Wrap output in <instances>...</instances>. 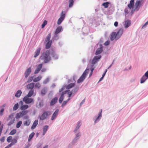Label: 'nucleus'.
<instances>
[{
    "mask_svg": "<svg viewBox=\"0 0 148 148\" xmlns=\"http://www.w3.org/2000/svg\"><path fill=\"white\" fill-rule=\"evenodd\" d=\"M40 58L44 61L43 62L45 64L49 62L51 59L49 51L47 50L43 52L40 57Z\"/></svg>",
    "mask_w": 148,
    "mask_h": 148,
    "instance_id": "nucleus-1",
    "label": "nucleus"
},
{
    "mask_svg": "<svg viewBox=\"0 0 148 148\" xmlns=\"http://www.w3.org/2000/svg\"><path fill=\"white\" fill-rule=\"evenodd\" d=\"M89 69L87 68L84 72L82 75H81L80 78L78 80L77 82L79 83L83 82L85 79L86 76L87 75Z\"/></svg>",
    "mask_w": 148,
    "mask_h": 148,
    "instance_id": "nucleus-2",
    "label": "nucleus"
},
{
    "mask_svg": "<svg viewBox=\"0 0 148 148\" xmlns=\"http://www.w3.org/2000/svg\"><path fill=\"white\" fill-rule=\"evenodd\" d=\"M51 114L50 111H45L41 115L40 117V119L41 120H43L47 119L48 116H50Z\"/></svg>",
    "mask_w": 148,
    "mask_h": 148,
    "instance_id": "nucleus-3",
    "label": "nucleus"
},
{
    "mask_svg": "<svg viewBox=\"0 0 148 148\" xmlns=\"http://www.w3.org/2000/svg\"><path fill=\"white\" fill-rule=\"evenodd\" d=\"M143 3V0H138L135 2L134 10L138 11Z\"/></svg>",
    "mask_w": 148,
    "mask_h": 148,
    "instance_id": "nucleus-4",
    "label": "nucleus"
},
{
    "mask_svg": "<svg viewBox=\"0 0 148 148\" xmlns=\"http://www.w3.org/2000/svg\"><path fill=\"white\" fill-rule=\"evenodd\" d=\"M29 97L25 96L23 99V101L26 104L34 103V99Z\"/></svg>",
    "mask_w": 148,
    "mask_h": 148,
    "instance_id": "nucleus-5",
    "label": "nucleus"
},
{
    "mask_svg": "<svg viewBox=\"0 0 148 148\" xmlns=\"http://www.w3.org/2000/svg\"><path fill=\"white\" fill-rule=\"evenodd\" d=\"M13 115L12 114H10L8 116L7 121H9L7 125L8 126L11 125L13 124L15 121V118L13 117Z\"/></svg>",
    "mask_w": 148,
    "mask_h": 148,
    "instance_id": "nucleus-6",
    "label": "nucleus"
},
{
    "mask_svg": "<svg viewBox=\"0 0 148 148\" xmlns=\"http://www.w3.org/2000/svg\"><path fill=\"white\" fill-rule=\"evenodd\" d=\"M65 17V14L64 13V12L62 11L60 15V17L57 21V24L60 25L62 22L64 20Z\"/></svg>",
    "mask_w": 148,
    "mask_h": 148,
    "instance_id": "nucleus-7",
    "label": "nucleus"
},
{
    "mask_svg": "<svg viewBox=\"0 0 148 148\" xmlns=\"http://www.w3.org/2000/svg\"><path fill=\"white\" fill-rule=\"evenodd\" d=\"M28 112V111L27 110L23 111L21 112L17 113L15 116V118L16 119H18L22 117L24 115H25L27 114Z\"/></svg>",
    "mask_w": 148,
    "mask_h": 148,
    "instance_id": "nucleus-8",
    "label": "nucleus"
},
{
    "mask_svg": "<svg viewBox=\"0 0 148 148\" xmlns=\"http://www.w3.org/2000/svg\"><path fill=\"white\" fill-rule=\"evenodd\" d=\"M101 56L100 55L98 56H95L92 60V64H96L98 60L101 59Z\"/></svg>",
    "mask_w": 148,
    "mask_h": 148,
    "instance_id": "nucleus-9",
    "label": "nucleus"
},
{
    "mask_svg": "<svg viewBox=\"0 0 148 148\" xmlns=\"http://www.w3.org/2000/svg\"><path fill=\"white\" fill-rule=\"evenodd\" d=\"M19 104L21 106L20 108L22 110H25L28 108L29 107L27 105H23V102L22 101H20L19 102Z\"/></svg>",
    "mask_w": 148,
    "mask_h": 148,
    "instance_id": "nucleus-10",
    "label": "nucleus"
},
{
    "mask_svg": "<svg viewBox=\"0 0 148 148\" xmlns=\"http://www.w3.org/2000/svg\"><path fill=\"white\" fill-rule=\"evenodd\" d=\"M68 91L67 92V95H68V97H70L72 94L74 95V94L77 91V88H75L73 89L71 91H70L69 90H68Z\"/></svg>",
    "mask_w": 148,
    "mask_h": 148,
    "instance_id": "nucleus-11",
    "label": "nucleus"
},
{
    "mask_svg": "<svg viewBox=\"0 0 148 148\" xmlns=\"http://www.w3.org/2000/svg\"><path fill=\"white\" fill-rule=\"evenodd\" d=\"M42 67V64H39L37 66L36 69L34 71L35 74L38 73L40 71Z\"/></svg>",
    "mask_w": 148,
    "mask_h": 148,
    "instance_id": "nucleus-12",
    "label": "nucleus"
},
{
    "mask_svg": "<svg viewBox=\"0 0 148 148\" xmlns=\"http://www.w3.org/2000/svg\"><path fill=\"white\" fill-rule=\"evenodd\" d=\"M123 32V30L122 29H120L117 33V39L119 38L122 35Z\"/></svg>",
    "mask_w": 148,
    "mask_h": 148,
    "instance_id": "nucleus-13",
    "label": "nucleus"
},
{
    "mask_svg": "<svg viewBox=\"0 0 148 148\" xmlns=\"http://www.w3.org/2000/svg\"><path fill=\"white\" fill-rule=\"evenodd\" d=\"M58 111L59 110L58 109H57L54 112L51 118V120H54L56 117L58 115Z\"/></svg>",
    "mask_w": 148,
    "mask_h": 148,
    "instance_id": "nucleus-14",
    "label": "nucleus"
},
{
    "mask_svg": "<svg viewBox=\"0 0 148 148\" xmlns=\"http://www.w3.org/2000/svg\"><path fill=\"white\" fill-rule=\"evenodd\" d=\"M31 72V68L30 67L28 68L26 70L25 73V77L27 78L30 74Z\"/></svg>",
    "mask_w": 148,
    "mask_h": 148,
    "instance_id": "nucleus-15",
    "label": "nucleus"
},
{
    "mask_svg": "<svg viewBox=\"0 0 148 148\" xmlns=\"http://www.w3.org/2000/svg\"><path fill=\"white\" fill-rule=\"evenodd\" d=\"M62 29V27L61 26H59L56 29L54 33L55 35H57L60 32Z\"/></svg>",
    "mask_w": 148,
    "mask_h": 148,
    "instance_id": "nucleus-16",
    "label": "nucleus"
},
{
    "mask_svg": "<svg viewBox=\"0 0 148 148\" xmlns=\"http://www.w3.org/2000/svg\"><path fill=\"white\" fill-rule=\"evenodd\" d=\"M34 83H32L28 84L26 86L27 89L28 90H33L32 89L34 87Z\"/></svg>",
    "mask_w": 148,
    "mask_h": 148,
    "instance_id": "nucleus-17",
    "label": "nucleus"
},
{
    "mask_svg": "<svg viewBox=\"0 0 148 148\" xmlns=\"http://www.w3.org/2000/svg\"><path fill=\"white\" fill-rule=\"evenodd\" d=\"M68 90H66L64 92H62V94L59 99V102L60 103H61L62 102V101L64 99V95L67 92H68Z\"/></svg>",
    "mask_w": 148,
    "mask_h": 148,
    "instance_id": "nucleus-18",
    "label": "nucleus"
},
{
    "mask_svg": "<svg viewBox=\"0 0 148 148\" xmlns=\"http://www.w3.org/2000/svg\"><path fill=\"white\" fill-rule=\"evenodd\" d=\"M41 49V48L40 47L36 49V50L34 53V58H36L39 55V54H40Z\"/></svg>",
    "mask_w": 148,
    "mask_h": 148,
    "instance_id": "nucleus-19",
    "label": "nucleus"
},
{
    "mask_svg": "<svg viewBox=\"0 0 148 148\" xmlns=\"http://www.w3.org/2000/svg\"><path fill=\"white\" fill-rule=\"evenodd\" d=\"M115 38L117 39L116 33L115 32H112L110 40L112 41Z\"/></svg>",
    "mask_w": 148,
    "mask_h": 148,
    "instance_id": "nucleus-20",
    "label": "nucleus"
},
{
    "mask_svg": "<svg viewBox=\"0 0 148 148\" xmlns=\"http://www.w3.org/2000/svg\"><path fill=\"white\" fill-rule=\"evenodd\" d=\"M134 0H131L130 3L128 5V7L130 9H131L134 6Z\"/></svg>",
    "mask_w": 148,
    "mask_h": 148,
    "instance_id": "nucleus-21",
    "label": "nucleus"
},
{
    "mask_svg": "<svg viewBox=\"0 0 148 148\" xmlns=\"http://www.w3.org/2000/svg\"><path fill=\"white\" fill-rule=\"evenodd\" d=\"M58 100V98L57 97H55L50 102V106H52L54 105L57 102Z\"/></svg>",
    "mask_w": 148,
    "mask_h": 148,
    "instance_id": "nucleus-22",
    "label": "nucleus"
},
{
    "mask_svg": "<svg viewBox=\"0 0 148 148\" xmlns=\"http://www.w3.org/2000/svg\"><path fill=\"white\" fill-rule=\"evenodd\" d=\"M102 47L101 45L100 47V48H98L97 50L95 53V54L96 55L99 54L102 52Z\"/></svg>",
    "mask_w": 148,
    "mask_h": 148,
    "instance_id": "nucleus-23",
    "label": "nucleus"
},
{
    "mask_svg": "<svg viewBox=\"0 0 148 148\" xmlns=\"http://www.w3.org/2000/svg\"><path fill=\"white\" fill-rule=\"evenodd\" d=\"M131 24V21L129 20H127L125 21V28H128Z\"/></svg>",
    "mask_w": 148,
    "mask_h": 148,
    "instance_id": "nucleus-24",
    "label": "nucleus"
},
{
    "mask_svg": "<svg viewBox=\"0 0 148 148\" xmlns=\"http://www.w3.org/2000/svg\"><path fill=\"white\" fill-rule=\"evenodd\" d=\"M46 42H45V43ZM47 42L46 46H45V48L46 49H48L50 48L51 46V43H52V40H51V41H48L46 42Z\"/></svg>",
    "mask_w": 148,
    "mask_h": 148,
    "instance_id": "nucleus-25",
    "label": "nucleus"
},
{
    "mask_svg": "<svg viewBox=\"0 0 148 148\" xmlns=\"http://www.w3.org/2000/svg\"><path fill=\"white\" fill-rule=\"evenodd\" d=\"M102 111V110H101L100 112H99V116H98V117L96 118V119L95 120V123H97V122L99 121V120L100 119V118L101 117V116H102V114H101Z\"/></svg>",
    "mask_w": 148,
    "mask_h": 148,
    "instance_id": "nucleus-26",
    "label": "nucleus"
},
{
    "mask_svg": "<svg viewBox=\"0 0 148 148\" xmlns=\"http://www.w3.org/2000/svg\"><path fill=\"white\" fill-rule=\"evenodd\" d=\"M38 120H35L34 122L33 123L32 127L31 129H34L35 128L36 126L38 124Z\"/></svg>",
    "mask_w": 148,
    "mask_h": 148,
    "instance_id": "nucleus-27",
    "label": "nucleus"
},
{
    "mask_svg": "<svg viewBox=\"0 0 148 148\" xmlns=\"http://www.w3.org/2000/svg\"><path fill=\"white\" fill-rule=\"evenodd\" d=\"M17 142V140L16 139H14L11 140V143L9 144L10 146L11 147L12 146L14 145Z\"/></svg>",
    "mask_w": 148,
    "mask_h": 148,
    "instance_id": "nucleus-28",
    "label": "nucleus"
},
{
    "mask_svg": "<svg viewBox=\"0 0 148 148\" xmlns=\"http://www.w3.org/2000/svg\"><path fill=\"white\" fill-rule=\"evenodd\" d=\"M22 92L21 90H18L15 94V96L17 97H19L21 95Z\"/></svg>",
    "mask_w": 148,
    "mask_h": 148,
    "instance_id": "nucleus-29",
    "label": "nucleus"
},
{
    "mask_svg": "<svg viewBox=\"0 0 148 148\" xmlns=\"http://www.w3.org/2000/svg\"><path fill=\"white\" fill-rule=\"evenodd\" d=\"M51 33H50L48 34L45 39V42L51 41L50 39L51 38Z\"/></svg>",
    "mask_w": 148,
    "mask_h": 148,
    "instance_id": "nucleus-30",
    "label": "nucleus"
},
{
    "mask_svg": "<svg viewBox=\"0 0 148 148\" xmlns=\"http://www.w3.org/2000/svg\"><path fill=\"white\" fill-rule=\"evenodd\" d=\"M148 78L144 75H143L141 79L140 83L142 84Z\"/></svg>",
    "mask_w": 148,
    "mask_h": 148,
    "instance_id": "nucleus-31",
    "label": "nucleus"
},
{
    "mask_svg": "<svg viewBox=\"0 0 148 148\" xmlns=\"http://www.w3.org/2000/svg\"><path fill=\"white\" fill-rule=\"evenodd\" d=\"M34 93V91L33 90H30L26 96L31 97L33 95Z\"/></svg>",
    "mask_w": 148,
    "mask_h": 148,
    "instance_id": "nucleus-32",
    "label": "nucleus"
},
{
    "mask_svg": "<svg viewBox=\"0 0 148 148\" xmlns=\"http://www.w3.org/2000/svg\"><path fill=\"white\" fill-rule=\"evenodd\" d=\"M42 78V77L40 76H38L37 77L35 78L34 79L33 82H37L40 81Z\"/></svg>",
    "mask_w": 148,
    "mask_h": 148,
    "instance_id": "nucleus-33",
    "label": "nucleus"
},
{
    "mask_svg": "<svg viewBox=\"0 0 148 148\" xmlns=\"http://www.w3.org/2000/svg\"><path fill=\"white\" fill-rule=\"evenodd\" d=\"M75 85V84L74 83H71L69 85H68L66 86V89H69L71 88H72L73 87H74Z\"/></svg>",
    "mask_w": 148,
    "mask_h": 148,
    "instance_id": "nucleus-34",
    "label": "nucleus"
},
{
    "mask_svg": "<svg viewBox=\"0 0 148 148\" xmlns=\"http://www.w3.org/2000/svg\"><path fill=\"white\" fill-rule=\"evenodd\" d=\"M80 123L81 122L80 121H78L77 122V125L76 127V128L74 131V132H75V133L76 132L77 130L79 129V127H80L81 125Z\"/></svg>",
    "mask_w": 148,
    "mask_h": 148,
    "instance_id": "nucleus-35",
    "label": "nucleus"
},
{
    "mask_svg": "<svg viewBox=\"0 0 148 148\" xmlns=\"http://www.w3.org/2000/svg\"><path fill=\"white\" fill-rule=\"evenodd\" d=\"M48 129V126L47 125H46L44 126V128H43V135H44L46 132L47 130Z\"/></svg>",
    "mask_w": 148,
    "mask_h": 148,
    "instance_id": "nucleus-36",
    "label": "nucleus"
},
{
    "mask_svg": "<svg viewBox=\"0 0 148 148\" xmlns=\"http://www.w3.org/2000/svg\"><path fill=\"white\" fill-rule=\"evenodd\" d=\"M34 133L32 132L29 135V138L28 139V141L29 142L32 139V138L34 136Z\"/></svg>",
    "mask_w": 148,
    "mask_h": 148,
    "instance_id": "nucleus-37",
    "label": "nucleus"
},
{
    "mask_svg": "<svg viewBox=\"0 0 148 148\" xmlns=\"http://www.w3.org/2000/svg\"><path fill=\"white\" fill-rule=\"evenodd\" d=\"M47 92V88H44L41 90V93L42 95H45Z\"/></svg>",
    "mask_w": 148,
    "mask_h": 148,
    "instance_id": "nucleus-38",
    "label": "nucleus"
},
{
    "mask_svg": "<svg viewBox=\"0 0 148 148\" xmlns=\"http://www.w3.org/2000/svg\"><path fill=\"white\" fill-rule=\"evenodd\" d=\"M74 3V1L73 0H69V8L72 7Z\"/></svg>",
    "mask_w": 148,
    "mask_h": 148,
    "instance_id": "nucleus-39",
    "label": "nucleus"
},
{
    "mask_svg": "<svg viewBox=\"0 0 148 148\" xmlns=\"http://www.w3.org/2000/svg\"><path fill=\"white\" fill-rule=\"evenodd\" d=\"M109 4L110 3L109 2H107L103 3L102 4V5L104 6L105 8H107L108 7Z\"/></svg>",
    "mask_w": 148,
    "mask_h": 148,
    "instance_id": "nucleus-40",
    "label": "nucleus"
},
{
    "mask_svg": "<svg viewBox=\"0 0 148 148\" xmlns=\"http://www.w3.org/2000/svg\"><path fill=\"white\" fill-rule=\"evenodd\" d=\"M33 78L34 77L33 76L29 77L27 82L28 83L31 82L33 80Z\"/></svg>",
    "mask_w": 148,
    "mask_h": 148,
    "instance_id": "nucleus-41",
    "label": "nucleus"
},
{
    "mask_svg": "<svg viewBox=\"0 0 148 148\" xmlns=\"http://www.w3.org/2000/svg\"><path fill=\"white\" fill-rule=\"evenodd\" d=\"M22 124V121H19L17 122L16 124V127L17 128H19L20 127Z\"/></svg>",
    "mask_w": 148,
    "mask_h": 148,
    "instance_id": "nucleus-42",
    "label": "nucleus"
},
{
    "mask_svg": "<svg viewBox=\"0 0 148 148\" xmlns=\"http://www.w3.org/2000/svg\"><path fill=\"white\" fill-rule=\"evenodd\" d=\"M70 98L69 97L67 100L64 101L62 104V107H64L65 105L70 100Z\"/></svg>",
    "mask_w": 148,
    "mask_h": 148,
    "instance_id": "nucleus-43",
    "label": "nucleus"
},
{
    "mask_svg": "<svg viewBox=\"0 0 148 148\" xmlns=\"http://www.w3.org/2000/svg\"><path fill=\"white\" fill-rule=\"evenodd\" d=\"M18 107V103H17L16 104H15L13 108V110L14 111L16 110L17 109Z\"/></svg>",
    "mask_w": 148,
    "mask_h": 148,
    "instance_id": "nucleus-44",
    "label": "nucleus"
},
{
    "mask_svg": "<svg viewBox=\"0 0 148 148\" xmlns=\"http://www.w3.org/2000/svg\"><path fill=\"white\" fill-rule=\"evenodd\" d=\"M30 123V122L29 120H28L24 122V124L25 125L28 126L29 125Z\"/></svg>",
    "mask_w": 148,
    "mask_h": 148,
    "instance_id": "nucleus-45",
    "label": "nucleus"
},
{
    "mask_svg": "<svg viewBox=\"0 0 148 148\" xmlns=\"http://www.w3.org/2000/svg\"><path fill=\"white\" fill-rule=\"evenodd\" d=\"M16 132V130L13 129L10 133V134L11 135H13L15 134Z\"/></svg>",
    "mask_w": 148,
    "mask_h": 148,
    "instance_id": "nucleus-46",
    "label": "nucleus"
},
{
    "mask_svg": "<svg viewBox=\"0 0 148 148\" xmlns=\"http://www.w3.org/2000/svg\"><path fill=\"white\" fill-rule=\"evenodd\" d=\"M12 137L11 136H10L8 137L7 139V141L8 143H10L11 140H12Z\"/></svg>",
    "mask_w": 148,
    "mask_h": 148,
    "instance_id": "nucleus-47",
    "label": "nucleus"
},
{
    "mask_svg": "<svg viewBox=\"0 0 148 148\" xmlns=\"http://www.w3.org/2000/svg\"><path fill=\"white\" fill-rule=\"evenodd\" d=\"M47 21L46 20H45L43 23L42 25V28H43L47 24Z\"/></svg>",
    "mask_w": 148,
    "mask_h": 148,
    "instance_id": "nucleus-48",
    "label": "nucleus"
},
{
    "mask_svg": "<svg viewBox=\"0 0 148 148\" xmlns=\"http://www.w3.org/2000/svg\"><path fill=\"white\" fill-rule=\"evenodd\" d=\"M34 86H35L36 88L39 89L41 87V85L39 83H37L35 85H34Z\"/></svg>",
    "mask_w": 148,
    "mask_h": 148,
    "instance_id": "nucleus-49",
    "label": "nucleus"
},
{
    "mask_svg": "<svg viewBox=\"0 0 148 148\" xmlns=\"http://www.w3.org/2000/svg\"><path fill=\"white\" fill-rule=\"evenodd\" d=\"M49 78H47L45 80L43 81V83L44 84H47L48 82L49 81Z\"/></svg>",
    "mask_w": 148,
    "mask_h": 148,
    "instance_id": "nucleus-50",
    "label": "nucleus"
},
{
    "mask_svg": "<svg viewBox=\"0 0 148 148\" xmlns=\"http://www.w3.org/2000/svg\"><path fill=\"white\" fill-rule=\"evenodd\" d=\"M4 111V109L3 108L0 111V116H1L3 114V113Z\"/></svg>",
    "mask_w": 148,
    "mask_h": 148,
    "instance_id": "nucleus-51",
    "label": "nucleus"
},
{
    "mask_svg": "<svg viewBox=\"0 0 148 148\" xmlns=\"http://www.w3.org/2000/svg\"><path fill=\"white\" fill-rule=\"evenodd\" d=\"M0 140L2 142H4V140H5V137L3 136V137H2L0 139Z\"/></svg>",
    "mask_w": 148,
    "mask_h": 148,
    "instance_id": "nucleus-52",
    "label": "nucleus"
},
{
    "mask_svg": "<svg viewBox=\"0 0 148 148\" xmlns=\"http://www.w3.org/2000/svg\"><path fill=\"white\" fill-rule=\"evenodd\" d=\"M109 41H107L105 42L104 45L106 46L108 45H109Z\"/></svg>",
    "mask_w": 148,
    "mask_h": 148,
    "instance_id": "nucleus-53",
    "label": "nucleus"
},
{
    "mask_svg": "<svg viewBox=\"0 0 148 148\" xmlns=\"http://www.w3.org/2000/svg\"><path fill=\"white\" fill-rule=\"evenodd\" d=\"M53 38H54V39L56 40H58V37L57 35H55V36H54Z\"/></svg>",
    "mask_w": 148,
    "mask_h": 148,
    "instance_id": "nucleus-54",
    "label": "nucleus"
},
{
    "mask_svg": "<svg viewBox=\"0 0 148 148\" xmlns=\"http://www.w3.org/2000/svg\"><path fill=\"white\" fill-rule=\"evenodd\" d=\"M147 78H148V71H147L144 75Z\"/></svg>",
    "mask_w": 148,
    "mask_h": 148,
    "instance_id": "nucleus-55",
    "label": "nucleus"
},
{
    "mask_svg": "<svg viewBox=\"0 0 148 148\" xmlns=\"http://www.w3.org/2000/svg\"><path fill=\"white\" fill-rule=\"evenodd\" d=\"M148 24V21H147L146 23L144 24L143 26L142 27V28L145 27L146 26H147Z\"/></svg>",
    "mask_w": 148,
    "mask_h": 148,
    "instance_id": "nucleus-56",
    "label": "nucleus"
},
{
    "mask_svg": "<svg viewBox=\"0 0 148 148\" xmlns=\"http://www.w3.org/2000/svg\"><path fill=\"white\" fill-rule=\"evenodd\" d=\"M114 25L115 26L117 27L118 25V22L117 21H116L114 22Z\"/></svg>",
    "mask_w": 148,
    "mask_h": 148,
    "instance_id": "nucleus-57",
    "label": "nucleus"
},
{
    "mask_svg": "<svg viewBox=\"0 0 148 148\" xmlns=\"http://www.w3.org/2000/svg\"><path fill=\"white\" fill-rule=\"evenodd\" d=\"M107 69H106V70H105V72L103 73V74L102 75V77H103L105 74H106V72H107Z\"/></svg>",
    "mask_w": 148,
    "mask_h": 148,
    "instance_id": "nucleus-58",
    "label": "nucleus"
},
{
    "mask_svg": "<svg viewBox=\"0 0 148 148\" xmlns=\"http://www.w3.org/2000/svg\"><path fill=\"white\" fill-rule=\"evenodd\" d=\"M10 147H11L10 146V145H8L6 147H5L4 148H9Z\"/></svg>",
    "mask_w": 148,
    "mask_h": 148,
    "instance_id": "nucleus-59",
    "label": "nucleus"
},
{
    "mask_svg": "<svg viewBox=\"0 0 148 148\" xmlns=\"http://www.w3.org/2000/svg\"><path fill=\"white\" fill-rule=\"evenodd\" d=\"M94 70V68H91V72H93V71Z\"/></svg>",
    "mask_w": 148,
    "mask_h": 148,
    "instance_id": "nucleus-60",
    "label": "nucleus"
},
{
    "mask_svg": "<svg viewBox=\"0 0 148 148\" xmlns=\"http://www.w3.org/2000/svg\"><path fill=\"white\" fill-rule=\"evenodd\" d=\"M80 136V135L79 134H76V136L77 137H78L79 136Z\"/></svg>",
    "mask_w": 148,
    "mask_h": 148,
    "instance_id": "nucleus-61",
    "label": "nucleus"
},
{
    "mask_svg": "<svg viewBox=\"0 0 148 148\" xmlns=\"http://www.w3.org/2000/svg\"><path fill=\"white\" fill-rule=\"evenodd\" d=\"M103 77H101L100 79V80H99V82H100V81H101V80H102L103 79Z\"/></svg>",
    "mask_w": 148,
    "mask_h": 148,
    "instance_id": "nucleus-62",
    "label": "nucleus"
},
{
    "mask_svg": "<svg viewBox=\"0 0 148 148\" xmlns=\"http://www.w3.org/2000/svg\"><path fill=\"white\" fill-rule=\"evenodd\" d=\"M92 72H91L90 73V75H89V77H90V76H91L92 75Z\"/></svg>",
    "mask_w": 148,
    "mask_h": 148,
    "instance_id": "nucleus-63",
    "label": "nucleus"
},
{
    "mask_svg": "<svg viewBox=\"0 0 148 148\" xmlns=\"http://www.w3.org/2000/svg\"><path fill=\"white\" fill-rule=\"evenodd\" d=\"M84 101L83 100L82 102H81L80 104H83L84 102Z\"/></svg>",
    "mask_w": 148,
    "mask_h": 148,
    "instance_id": "nucleus-64",
    "label": "nucleus"
}]
</instances>
